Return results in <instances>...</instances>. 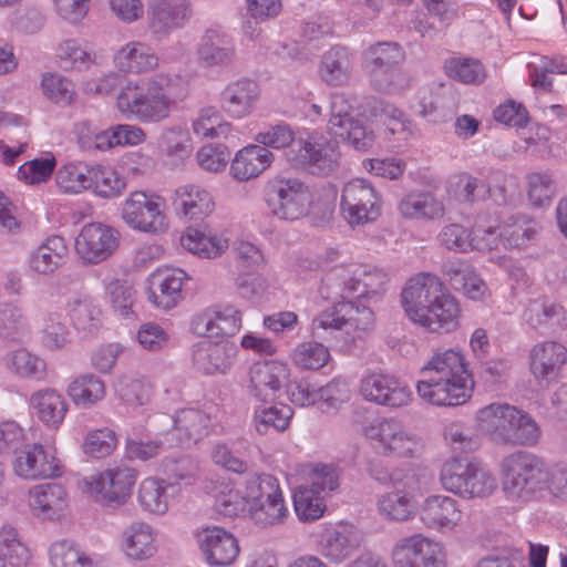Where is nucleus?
Returning a JSON list of instances; mask_svg holds the SVG:
<instances>
[{"label":"nucleus","mask_w":567,"mask_h":567,"mask_svg":"<svg viewBox=\"0 0 567 567\" xmlns=\"http://www.w3.org/2000/svg\"><path fill=\"white\" fill-rule=\"evenodd\" d=\"M473 390L474 381L458 351L436 352L420 369L416 393L432 405H462L471 399Z\"/></svg>","instance_id":"f257e3e1"},{"label":"nucleus","mask_w":567,"mask_h":567,"mask_svg":"<svg viewBox=\"0 0 567 567\" xmlns=\"http://www.w3.org/2000/svg\"><path fill=\"white\" fill-rule=\"evenodd\" d=\"M185 92V83L179 75L161 73L145 81L128 82L116 99L120 113L128 120L141 123H159L169 117L173 100L169 90Z\"/></svg>","instance_id":"f03ea898"},{"label":"nucleus","mask_w":567,"mask_h":567,"mask_svg":"<svg viewBox=\"0 0 567 567\" xmlns=\"http://www.w3.org/2000/svg\"><path fill=\"white\" fill-rule=\"evenodd\" d=\"M480 429L497 444L533 445L539 429L524 411L507 403H491L476 414Z\"/></svg>","instance_id":"7ed1b4c3"},{"label":"nucleus","mask_w":567,"mask_h":567,"mask_svg":"<svg viewBox=\"0 0 567 567\" xmlns=\"http://www.w3.org/2000/svg\"><path fill=\"white\" fill-rule=\"evenodd\" d=\"M503 491L511 501L526 503L546 489L549 471L542 458L525 451L514 452L501 463Z\"/></svg>","instance_id":"20e7f679"},{"label":"nucleus","mask_w":567,"mask_h":567,"mask_svg":"<svg viewBox=\"0 0 567 567\" xmlns=\"http://www.w3.org/2000/svg\"><path fill=\"white\" fill-rule=\"evenodd\" d=\"M363 66L373 89L388 94H398L410 86V79L400 68L405 52L398 42H377L368 47L363 54Z\"/></svg>","instance_id":"39448f33"},{"label":"nucleus","mask_w":567,"mask_h":567,"mask_svg":"<svg viewBox=\"0 0 567 567\" xmlns=\"http://www.w3.org/2000/svg\"><path fill=\"white\" fill-rule=\"evenodd\" d=\"M444 489L463 499L487 498L497 489V480L476 460L453 457L440 473Z\"/></svg>","instance_id":"423d86ee"},{"label":"nucleus","mask_w":567,"mask_h":567,"mask_svg":"<svg viewBox=\"0 0 567 567\" xmlns=\"http://www.w3.org/2000/svg\"><path fill=\"white\" fill-rule=\"evenodd\" d=\"M251 520L267 528L282 524L288 517L279 482L270 474H250L244 488Z\"/></svg>","instance_id":"0eeeda50"},{"label":"nucleus","mask_w":567,"mask_h":567,"mask_svg":"<svg viewBox=\"0 0 567 567\" xmlns=\"http://www.w3.org/2000/svg\"><path fill=\"white\" fill-rule=\"evenodd\" d=\"M264 197L270 214L280 220H300L311 212V190L298 178L270 179Z\"/></svg>","instance_id":"6e6552de"},{"label":"nucleus","mask_w":567,"mask_h":567,"mask_svg":"<svg viewBox=\"0 0 567 567\" xmlns=\"http://www.w3.org/2000/svg\"><path fill=\"white\" fill-rule=\"evenodd\" d=\"M364 434L385 456L415 457L423 449L422 440L396 419H375Z\"/></svg>","instance_id":"1a4fd4ad"},{"label":"nucleus","mask_w":567,"mask_h":567,"mask_svg":"<svg viewBox=\"0 0 567 567\" xmlns=\"http://www.w3.org/2000/svg\"><path fill=\"white\" fill-rule=\"evenodd\" d=\"M336 295L342 298H372L385 291L388 275L377 268L352 266L336 268L328 277Z\"/></svg>","instance_id":"9d476101"},{"label":"nucleus","mask_w":567,"mask_h":567,"mask_svg":"<svg viewBox=\"0 0 567 567\" xmlns=\"http://www.w3.org/2000/svg\"><path fill=\"white\" fill-rule=\"evenodd\" d=\"M374 315L365 306L352 301H341L321 311L311 323L312 336L323 339L321 330L346 329L357 332H367L373 328Z\"/></svg>","instance_id":"9b49d317"},{"label":"nucleus","mask_w":567,"mask_h":567,"mask_svg":"<svg viewBox=\"0 0 567 567\" xmlns=\"http://www.w3.org/2000/svg\"><path fill=\"white\" fill-rule=\"evenodd\" d=\"M11 468L16 476L24 481L53 480L62 474V465L55 451L40 443L16 447Z\"/></svg>","instance_id":"f8f14e48"},{"label":"nucleus","mask_w":567,"mask_h":567,"mask_svg":"<svg viewBox=\"0 0 567 567\" xmlns=\"http://www.w3.org/2000/svg\"><path fill=\"white\" fill-rule=\"evenodd\" d=\"M391 558L394 567H447L443 545L420 533L398 539Z\"/></svg>","instance_id":"ddd939ff"},{"label":"nucleus","mask_w":567,"mask_h":567,"mask_svg":"<svg viewBox=\"0 0 567 567\" xmlns=\"http://www.w3.org/2000/svg\"><path fill=\"white\" fill-rule=\"evenodd\" d=\"M328 131L357 151H369L375 142L372 128L363 120L351 114V106L342 95H334L331 100Z\"/></svg>","instance_id":"4468645a"},{"label":"nucleus","mask_w":567,"mask_h":567,"mask_svg":"<svg viewBox=\"0 0 567 567\" xmlns=\"http://www.w3.org/2000/svg\"><path fill=\"white\" fill-rule=\"evenodd\" d=\"M286 156L292 165L306 167L312 174L329 175L338 168L341 154L337 142L298 138Z\"/></svg>","instance_id":"2eb2a0df"},{"label":"nucleus","mask_w":567,"mask_h":567,"mask_svg":"<svg viewBox=\"0 0 567 567\" xmlns=\"http://www.w3.org/2000/svg\"><path fill=\"white\" fill-rule=\"evenodd\" d=\"M442 279L432 272H420L410 278L401 292V302L406 316L420 324L425 312L446 290Z\"/></svg>","instance_id":"dca6fc26"},{"label":"nucleus","mask_w":567,"mask_h":567,"mask_svg":"<svg viewBox=\"0 0 567 567\" xmlns=\"http://www.w3.org/2000/svg\"><path fill=\"white\" fill-rule=\"evenodd\" d=\"M122 218L131 228L144 233H162L167 226L162 199L144 192H134L125 199Z\"/></svg>","instance_id":"f3484780"},{"label":"nucleus","mask_w":567,"mask_h":567,"mask_svg":"<svg viewBox=\"0 0 567 567\" xmlns=\"http://www.w3.org/2000/svg\"><path fill=\"white\" fill-rule=\"evenodd\" d=\"M136 481L135 470L127 466H115L92 475L85 481L86 489L105 505H121L130 497Z\"/></svg>","instance_id":"a211bd4d"},{"label":"nucleus","mask_w":567,"mask_h":567,"mask_svg":"<svg viewBox=\"0 0 567 567\" xmlns=\"http://www.w3.org/2000/svg\"><path fill=\"white\" fill-rule=\"evenodd\" d=\"M341 210L351 226L363 225L380 216V198L368 182L353 179L342 189Z\"/></svg>","instance_id":"6ab92c4d"},{"label":"nucleus","mask_w":567,"mask_h":567,"mask_svg":"<svg viewBox=\"0 0 567 567\" xmlns=\"http://www.w3.org/2000/svg\"><path fill=\"white\" fill-rule=\"evenodd\" d=\"M118 244L117 230L101 223H90L82 227L75 238L74 247L76 255L84 264L96 265L111 257Z\"/></svg>","instance_id":"aec40b11"},{"label":"nucleus","mask_w":567,"mask_h":567,"mask_svg":"<svg viewBox=\"0 0 567 567\" xmlns=\"http://www.w3.org/2000/svg\"><path fill=\"white\" fill-rule=\"evenodd\" d=\"M192 331L210 340H227L241 328V312L231 305L209 307L192 319Z\"/></svg>","instance_id":"412c9836"},{"label":"nucleus","mask_w":567,"mask_h":567,"mask_svg":"<svg viewBox=\"0 0 567 567\" xmlns=\"http://www.w3.org/2000/svg\"><path fill=\"white\" fill-rule=\"evenodd\" d=\"M361 395L370 402L390 408L408 405L412 391L408 384L392 374L368 372L360 382Z\"/></svg>","instance_id":"4be33fe9"},{"label":"nucleus","mask_w":567,"mask_h":567,"mask_svg":"<svg viewBox=\"0 0 567 567\" xmlns=\"http://www.w3.org/2000/svg\"><path fill=\"white\" fill-rule=\"evenodd\" d=\"M237 348L228 340H203L193 346V368L205 375L226 374L234 363Z\"/></svg>","instance_id":"5701e85b"},{"label":"nucleus","mask_w":567,"mask_h":567,"mask_svg":"<svg viewBox=\"0 0 567 567\" xmlns=\"http://www.w3.org/2000/svg\"><path fill=\"white\" fill-rule=\"evenodd\" d=\"M361 535L358 528L348 523H340L327 528L319 537L318 553L330 564H342L360 546Z\"/></svg>","instance_id":"b1692460"},{"label":"nucleus","mask_w":567,"mask_h":567,"mask_svg":"<svg viewBox=\"0 0 567 567\" xmlns=\"http://www.w3.org/2000/svg\"><path fill=\"white\" fill-rule=\"evenodd\" d=\"M460 503L445 495H431L420 507V519L430 529L446 533L454 530L462 522Z\"/></svg>","instance_id":"393cba45"},{"label":"nucleus","mask_w":567,"mask_h":567,"mask_svg":"<svg viewBox=\"0 0 567 567\" xmlns=\"http://www.w3.org/2000/svg\"><path fill=\"white\" fill-rule=\"evenodd\" d=\"M195 53L198 64L204 68L227 66L236 56L233 38L217 28H209L203 33Z\"/></svg>","instance_id":"a878e982"},{"label":"nucleus","mask_w":567,"mask_h":567,"mask_svg":"<svg viewBox=\"0 0 567 567\" xmlns=\"http://www.w3.org/2000/svg\"><path fill=\"white\" fill-rule=\"evenodd\" d=\"M441 272L449 286L472 300H482L488 291L485 281L467 260L451 258L442 264Z\"/></svg>","instance_id":"bb28decb"},{"label":"nucleus","mask_w":567,"mask_h":567,"mask_svg":"<svg viewBox=\"0 0 567 567\" xmlns=\"http://www.w3.org/2000/svg\"><path fill=\"white\" fill-rule=\"evenodd\" d=\"M250 388L255 398L262 402L271 401L277 392L287 383L290 370L278 360H265L250 368Z\"/></svg>","instance_id":"cd10ccee"},{"label":"nucleus","mask_w":567,"mask_h":567,"mask_svg":"<svg viewBox=\"0 0 567 567\" xmlns=\"http://www.w3.org/2000/svg\"><path fill=\"white\" fill-rule=\"evenodd\" d=\"M200 549L212 566H229L239 554L238 542L220 527H207L198 535Z\"/></svg>","instance_id":"c85d7f7f"},{"label":"nucleus","mask_w":567,"mask_h":567,"mask_svg":"<svg viewBox=\"0 0 567 567\" xmlns=\"http://www.w3.org/2000/svg\"><path fill=\"white\" fill-rule=\"evenodd\" d=\"M258 84L249 79L230 82L221 91L220 107L233 118H243L252 113L259 99Z\"/></svg>","instance_id":"c756f323"},{"label":"nucleus","mask_w":567,"mask_h":567,"mask_svg":"<svg viewBox=\"0 0 567 567\" xmlns=\"http://www.w3.org/2000/svg\"><path fill=\"white\" fill-rule=\"evenodd\" d=\"M190 16L186 0H154L150 6L148 23L153 33L166 35L182 28Z\"/></svg>","instance_id":"7c9ffc66"},{"label":"nucleus","mask_w":567,"mask_h":567,"mask_svg":"<svg viewBox=\"0 0 567 567\" xmlns=\"http://www.w3.org/2000/svg\"><path fill=\"white\" fill-rule=\"evenodd\" d=\"M29 406L47 427L58 430L64 422L69 403L64 395L53 388H44L31 393Z\"/></svg>","instance_id":"2f4dec72"},{"label":"nucleus","mask_w":567,"mask_h":567,"mask_svg":"<svg viewBox=\"0 0 567 567\" xmlns=\"http://www.w3.org/2000/svg\"><path fill=\"white\" fill-rule=\"evenodd\" d=\"M186 274L182 269L156 270L150 277L148 299L158 308L171 309L182 298Z\"/></svg>","instance_id":"473e14b6"},{"label":"nucleus","mask_w":567,"mask_h":567,"mask_svg":"<svg viewBox=\"0 0 567 567\" xmlns=\"http://www.w3.org/2000/svg\"><path fill=\"white\" fill-rule=\"evenodd\" d=\"M461 318L458 300L446 289L425 312L420 326L430 332L449 333L457 329Z\"/></svg>","instance_id":"72a5a7b5"},{"label":"nucleus","mask_w":567,"mask_h":567,"mask_svg":"<svg viewBox=\"0 0 567 567\" xmlns=\"http://www.w3.org/2000/svg\"><path fill=\"white\" fill-rule=\"evenodd\" d=\"M403 218L410 220H439L445 215V205L433 193L414 190L405 194L398 206Z\"/></svg>","instance_id":"f704fd0d"},{"label":"nucleus","mask_w":567,"mask_h":567,"mask_svg":"<svg viewBox=\"0 0 567 567\" xmlns=\"http://www.w3.org/2000/svg\"><path fill=\"white\" fill-rule=\"evenodd\" d=\"M567 362V349L556 341L535 344L529 353L530 371L536 379L549 380Z\"/></svg>","instance_id":"c9c22d12"},{"label":"nucleus","mask_w":567,"mask_h":567,"mask_svg":"<svg viewBox=\"0 0 567 567\" xmlns=\"http://www.w3.org/2000/svg\"><path fill=\"white\" fill-rule=\"evenodd\" d=\"M274 161V154L261 145L251 144L237 152L230 165L231 176L247 182L259 176Z\"/></svg>","instance_id":"e433bc0d"},{"label":"nucleus","mask_w":567,"mask_h":567,"mask_svg":"<svg viewBox=\"0 0 567 567\" xmlns=\"http://www.w3.org/2000/svg\"><path fill=\"white\" fill-rule=\"evenodd\" d=\"M115 63L123 72L144 73L158 66V55L147 43L131 41L122 47L114 56Z\"/></svg>","instance_id":"4c0bfd02"},{"label":"nucleus","mask_w":567,"mask_h":567,"mask_svg":"<svg viewBox=\"0 0 567 567\" xmlns=\"http://www.w3.org/2000/svg\"><path fill=\"white\" fill-rule=\"evenodd\" d=\"M68 256L63 237L52 235L43 240L29 257V267L39 275H50L59 269Z\"/></svg>","instance_id":"58836bf2"},{"label":"nucleus","mask_w":567,"mask_h":567,"mask_svg":"<svg viewBox=\"0 0 567 567\" xmlns=\"http://www.w3.org/2000/svg\"><path fill=\"white\" fill-rule=\"evenodd\" d=\"M173 206L178 214L189 219H196L210 214L214 209V202L206 189L188 184L175 190Z\"/></svg>","instance_id":"ea45409f"},{"label":"nucleus","mask_w":567,"mask_h":567,"mask_svg":"<svg viewBox=\"0 0 567 567\" xmlns=\"http://www.w3.org/2000/svg\"><path fill=\"white\" fill-rule=\"evenodd\" d=\"M352 54L340 45L332 47L327 51L319 68L320 79L330 86L346 85L352 73Z\"/></svg>","instance_id":"a19ab883"},{"label":"nucleus","mask_w":567,"mask_h":567,"mask_svg":"<svg viewBox=\"0 0 567 567\" xmlns=\"http://www.w3.org/2000/svg\"><path fill=\"white\" fill-rule=\"evenodd\" d=\"M154 540L151 526L135 522L123 530L122 549L130 559L146 560L156 551Z\"/></svg>","instance_id":"79ce46f5"},{"label":"nucleus","mask_w":567,"mask_h":567,"mask_svg":"<svg viewBox=\"0 0 567 567\" xmlns=\"http://www.w3.org/2000/svg\"><path fill=\"white\" fill-rule=\"evenodd\" d=\"M524 320L533 328L566 327L567 313L560 303L547 298H538L528 302L524 311Z\"/></svg>","instance_id":"37998d69"},{"label":"nucleus","mask_w":567,"mask_h":567,"mask_svg":"<svg viewBox=\"0 0 567 567\" xmlns=\"http://www.w3.org/2000/svg\"><path fill=\"white\" fill-rule=\"evenodd\" d=\"M66 493L60 484H42L29 491V506L38 515L51 518L65 506Z\"/></svg>","instance_id":"c03bdc74"},{"label":"nucleus","mask_w":567,"mask_h":567,"mask_svg":"<svg viewBox=\"0 0 567 567\" xmlns=\"http://www.w3.org/2000/svg\"><path fill=\"white\" fill-rule=\"evenodd\" d=\"M175 492L176 486L174 484L150 477L140 485L138 502L145 511L163 515L167 512L169 498Z\"/></svg>","instance_id":"a18cd8bd"},{"label":"nucleus","mask_w":567,"mask_h":567,"mask_svg":"<svg viewBox=\"0 0 567 567\" xmlns=\"http://www.w3.org/2000/svg\"><path fill=\"white\" fill-rule=\"evenodd\" d=\"M377 507L379 514L390 522H408L416 514L413 496L400 488L381 495Z\"/></svg>","instance_id":"49530a36"},{"label":"nucleus","mask_w":567,"mask_h":567,"mask_svg":"<svg viewBox=\"0 0 567 567\" xmlns=\"http://www.w3.org/2000/svg\"><path fill=\"white\" fill-rule=\"evenodd\" d=\"M6 367L21 379L43 381L47 378L45 361L22 348L7 354Z\"/></svg>","instance_id":"de8ad7c7"},{"label":"nucleus","mask_w":567,"mask_h":567,"mask_svg":"<svg viewBox=\"0 0 567 567\" xmlns=\"http://www.w3.org/2000/svg\"><path fill=\"white\" fill-rule=\"evenodd\" d=\"M68 395L74 404L90 408L102 401L105 396V384L96 375L85 373L74 379L66 389Z\"/></svg>","instance_id":"09e8293b"},{"label":"nucleus","mask_w":567,"mask_h":567,"mask_svg":"<svg viewBox=\"0 0 567 567\" xmlns=\"http://www.w3.org/2000/svg\"><path fill=\"white\" fill-rule=\"evenodd\" d=\"M537 231V223L520 215L509 217L501 227L498 236L505 247L520 248L534 239Z\"/></svg>","instance_id":"8fccbe9b"},{"label":"nucleus","mask_w":567,"mask_h":567,"mask_svg":"<svg viewBox=\"0 0 567 567\" xmlns=\"http://www.w3.org/2000/svg\"><path fill=\"white\" fill-rule=\"evenodd\" d=\"M182 246L202 258H216L228 247V241L219 236L206 235L204 231L189 228L181 238Z\"/></svg>","instance_id":"3c124183"},{"label":"nucleus","mask_w":567,"mask_h":567,"mask_svg":"<svg viewBox=\"0 0 567 567\" xmlns=\"http://www.w3.org/2000/svg\"><path fill=\"white\" fill-rule=\"evenodd\" d=\"M293 415V411L289 405L280 404L256 408L254 415V424L258 433L265 435L271 430L275 432L285 431Z\"/></svg>","instance_id":"603ef678"},{"label":"nucleus","mask_w":567,"mask_h":567,"mask_svg":"<svg viewBox=\"0 0 567 567\" xmlns=\"http://www.w3.org/2000/svg\"><path fill=\"white\" fill-rule=\"evenodd\" d=\"M156 419L169 423L172 427L184 431L188 439L194 440L200 439L210 423L208 415L195 409L181 410L173 417L161 414Z\"/></svg>","instance_id":"864d4df0"},{"label":"nucleus","mask_w":567,"mask_h":567,"mask_svg":"<svg viewBox=\"0 0 567 567\" xmlns=\"http://www.w3.org/2000/svg\"><path fill=\"white\" fill-rule=\"evenodd\" d=\"M92 169L82 162L64 164L56 172V183L65 193L78 194L92 185Z\"/></svg>","instance_id":"5fc2aeb1"},{"label":"nucleus","mask_w":567,"mask_h":567,"mask_svg":"<svg viewBox=\"0 0 567 567\" xmlns=\"http://www.w3.org/2000/svg\"><path fill=\"white\" fill-rule=\"evenodd\" d=\"M157 145L159 151L174 162H183L193 151L188 132L179 126L163 130Z\"/></svg>","instance_id":"6e6d98bb"},{"label":"nucleus","mask_w":567,"mask_h":567,"mask_svg":"<svg viewBox=\"0 0 567 567\" xmlns=\"http://www.w3.org/2000/svg\"><path fill=\"white\" fill-rule=\"evenodd\" d=\"M209 493L214 497V508L217 513L225 517L238 516L245 509L246 497L241 496L229 484L213 483Z\"/></svg>","instance_id":"4d7b16f0"},{"label":"nucleus","mask_w":567,"mask_h":567,"mask_svg":"<svg viewBox=\"0 0 567 567\" xmlns=\"http://www.w3.org/2000/svg\"><path fill=\"white\" fill-rule=\"evenodd\" d=\"M341 471L333 464L312 465L307 474L303 486L323 496L337 491L340 485Z\"/></svg>","instance_id":"13d9d810"},{"label":"nucleus","mask_w":567,"mask_h":567,"mask_svg":"<svg viewBox=\"0 0 567 567\" xmlns=\"http://www.w3.org/2000/svg\"><path fill=\"white\" fill-rule=\"evenodd\" d=\"M290 359L301 370H319L328 363L330 352L322 343L302 342L292 350Z\"/></svg>","instance_id":"bf43d9fd"},{"label":"nucleus","mask_w":567,"mask_h":567,"mask_svg":"<svg viewBox=\"0 0 567 567\" xmlns=\"http://www.w3.org/2000/svg\"><path fill=\"white\" fill-rule=\"evenodd\" d=\"M13 126H16L18 144L10 146L2 143V163L6 165H13L16 158L20 156L28 146V136L23 118L16 114L2 113V131H6V136L9 140H11L10 134Z\"/></svg>","instance_id":"052dcab7"},{"label":"nucleus","mask_w":567,"mask_h":567,"mask_svg":"<svg viewBox=\"0 0 567 567\" xmlns=\"http://www.w3.org/2000/svg\"><path fill=\"white\" fill-rule=\"evenodd\" d=\"M50 560L53 567H95L91 557L69 540L51 545Z\"/></svg>","instance_id":"680f3d73"},{"label":"nucleus","mask_w":567,"mask_h":567,"mask_svg":"<svg viewBox=\"0 0 567 567\" xmlns=\"http://www.w3.org/2000/svg\"><path fill=\"white\" fill-rule=\"evenodd\" d=\"M446 73L465 84H480L486 78L484 65L471 58H452L445 62Z\"/></svg>","instance_id":"e2e57ef3"},{"label":"nucleus","mask_w":567,"mask_h":567,"mask_svg":"<svg viewBox=\"0 0 567 567\" xmlns=\"http://www.w3.org/2000/svg\"><path fill=\"white\" fill-rule=\"evenodd\" d=\"M323 495L312 492L307 486L299 485L293 493V505L301 520H316L326 509Z\"/></svg>","instance_id":"0e129e2a"},{"label":"nucleus","mask_w":567,"mask_h":567,"mask_svg":"<svg viewBox=\"0 0 567 567\" xmlns=\"http://www.w3.org/2000/svg\"><path fill=\"white\" fill-rule=\"evenodd\" d=\"M29 332L27 317L18 301L2 305V339L22 340Z\"/></svg>","instance_id":"69168bd1"},{"label":"nucleus","mask_w":567,"mask_h":567,"mask_svg":"<svg viewBox=\"0 0 567 567\" xmlns=\"http://www.w3.org/2000/svg\"><path fill=\"white\" fill-rule=\"evenodd\" d=\"M59 59L64 70L83 71L93 63L91 52L75 39L65 40L60 44Z\"/></svg>","instance_id":"338daca9"},{"label":"nucleus","mask_w":567,"mask_h":567,"mask_svg":"<svg viewBox=\"0 0 567 567\" xmlns=\"http://www.w3.org/2000/svg\"><path fill=\"white\" fill-rule=\"evenodd\" d=\"M195 134L203 137H226L231 130L228 122L221 121L220 113L215 107H205L194 121Z\"/></svg>","instance_id":"774afa93"}]
</instances>
